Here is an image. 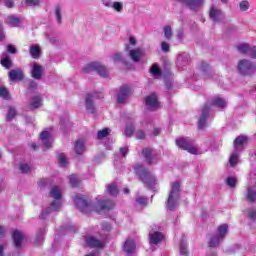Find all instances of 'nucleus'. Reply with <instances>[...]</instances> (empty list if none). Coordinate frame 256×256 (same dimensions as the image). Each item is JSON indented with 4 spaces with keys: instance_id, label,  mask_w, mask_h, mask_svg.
<instances>
[{
    "instance_id": "nucleus-45",
    "label": "nucleus",
    "mask_w": 256,
    "mask_h": 256,
    "mask_svg": "<svg viewBox=\"0 0 256 256\" xmlns=\"http://www.w3.org/2000/svg\"><path fill=\"white\" fill-rule=\"evenodd\" d=\"M17 115V111L13 107H9L8 114H7V121H13L15 116Z\"/></svg>"
},
{
    "instance_id": "nucleus-26",
    "label": "nucleus",
    "mask_w": 256,
    "mask_h": 256,
    "mask_svg": "<svg viewBox=\"0 0 256 256\" xmlns=\"http://www.w3.org/2000/svg\"><path fill=\"white\" fill-rule=\"evenodd\" d=\"M249 9H251V2H249V0H242L239 2L238 11H240V13H245L249 11Z\"/></svg>"
},
{
    "instance_id": "nucleus-33",
    "label": "nucleus",
    "mask_w": 256,
    "mask_h": 256,
    "mask_svg": "<svg viewBox=\"0 0 256 256\" xmlns=\"http://www.w3.org/2000/svg\"><path fill=\"white\" fill-rule=\"evenodd\" d=\"M98 66H99V63L93 62V63L87 64V65L83 68V71H84L85 73H93V71H96V72H97Z\"/></svg>"
},
{
    "instance_id": "nucleus-8",
    "label": "nucleus",
    "mask_w": 256,
    "mask_h": 256,
    "mask_svg": "<svg viewBox=\"0 0 256 256\" xmlns=\"http://www.w3.org/2000/svg\"><path fill=\"white\" fill-rule=\"evenodd\" d=\"M125 51L128 53L129 58L134 62V63H139L143 57H145V50L142 48H135L131 49V46L126 45L125 46Z\"/></svg>"
},
{
    "instance_id": "nucleus-3",
    "label": "nucleus",
    "mask_w": 256,
    "mask_h": 256,
    "mask_svg": "<svg viewBox=\"0 0 256 256\" xmlns=\"http://www.w3.org/2000/svg\"><path fill=\"white\" fill-rule=\"evenodd\" d=\"M180 187L181 185L179 184V182L172 183L166 203V209H169V211H173L177 207V205H179Z\"/></svg>"
},
{
    "instance_id": "nucleus-41",
    "label": "nucleus",
    "mask_w": 256,
    "mask_h": 256,
    "mask_svg": "<svg viewBox=\"0 0 256 256\" xmlns=\"http://www.w3.org/2000/svg\"><path fill=\"white\" fill-rule=\"evenodd\" d=\"M108 193L109 195L116 197V195H119V189H117V186L112 183L108 186Z\"/></svg>"
},
{
    "instance_id": "nucleus-51",
    "label": "nucleus",
    "mask_w": 256,
    "mask_h": 256,
    "mask_svg": "<svg viewBox=\"0 0 256 256\" xmlns=\"http://www.w3.org/2000/svg\"><path fill=\"white\" fill-rule=\"evenodd\" d=\"M69 181L72 187H77V185H79V177H77L75 174L69 177Z\"/></svg>"
},
{
    "instance_id": "nucleus-28",
    "label": "nucleus",
    "mask_w": 256,
    "mask_h": 256,
    "mask_svg": "<svg viewBox=\"0 0 256 256\" xmlns=\"http://www.w3.org/2000/svg\"><path fill=\"white\" fill-rule=\"evenodd\" d=\"M41 105H43V99L41 98V96H34L30 103V108L31 109H39V107H41Z\"/></svg>"
},
{
    "instance_id": "nucleus-27",
    "label": "nucleus",
    "mask_w": 256,
    "mask_h": 256,
    "mask_svg": "<svg viewBox=\"0 0 256 256\" xmlns=\"http://www.w3.org/2000/svg\"><path fill=\"white\" fill-rule=\"evenodd\" d=\"M6 23L10 25V27H19V25H21V19L15 16H8Z\"/></svg>"
},
{
    "instance_id": "nucleus-48",
    "label": "nucleus",
    "mask_w": 256,
    "mask_h": 256,
    "mask_svg": "<svg viewBox=\"0 0 256 256\" xmlns=\"http://www.w3.org/2000/svg\"><path fill=\"white\" fill-rule=\"evenodd\" d=\"M28 7H37L41 5V0H23Z\"/></svg>"
},
{
    "instance_id": "nucleus-20",
    "label": "nucleus",
    "mask_w": 256,
    "mask_h": 256,
    "mask_svg": "<svg viewBox=\"0 0 256 256\" xmlns=\"http://www.w3.org/2000/svg\"><path fill=\"white\" fill-rule=\"evenodd\" d=\"M10 81H21L23 79V70L13 69L8 73Z\"/></svg>"
},
{
    "instance_id": "nucleus-4",
    "label": "nucleus",
    "mask_w": 256,
    "mask_h": 256,
    "mask_svg": "<svg viewBox=\"0 0 256 256\" xmlns=\"http://www.w3.org/2000/svg\"><path fill=\"white\" fill-rule=\"evenodd\" d=\"M135 171L137 175H139L141 181H143L144 184L147 185V187H149L150 189H153V187L157 185V178L142 165L136 166Z\"/></svg>"
},
{
    "instance_id": "nucleus-57",
    "label": "nucleus",
    "mask_w": 256,
    "mask_h": 256,
    "mask_svg": "<svg viewBox=\"0 0 256 256\" xmlns=\"http://www.w3.org/2000/svg\"><path fill=\"white\" fill-rule=\"evenodd\" d=\"M136 201H137V203H139V205H147L148 199L143 197V196H141L138 199H136Z\"/></svg>"
},
{
    "instance_id": "nucleus-13",
    "label": "nucleus",
    "mask_w": 256,
    "mask_h": 256,
    "mask_svg": "<svg viewBox=\"0 0 256 256\" xmlns=\"http://www.w3.org/2000/svg\"><path fill=\"white\" fill-rule=\"evenodd\" d=\"M178 3H183V5H186V7H189L191 11H197V9H200L203 3H205V0H176Z\"/></svg>"
},
{
    "instance_id": "nucleus-6",
    "label": "nucleus",
    "mask_w": 256,
    "mask_h": 256,
    "mask_svg": "<svg viewBox=\"0 0 256 256\" xmlns=\"http://www.w3.org/2000/svg\"><path fill=\"white\" fill-rule=\"evenodd\" d=\"M176 145L180 149H183L184 151H188V153H191V155H197L199 153V150L194 145L193 140H191L190 138L176 139Z\"/></svg>"
},
{
    "instance_id": "nucleus-18",
    "label": "nucleus",
    "mask_w": 256,
    "mask_h": 256,
    "mask_svg": "<svg viewBox=\"0 0 256 256\" xmlns=\"http://www.w3.org/2000/svg\"><path fill=\"white\" fill-rule=\"evenodd\" d=\"M86 245H88V247H95L96 249H103V247H105V242L93 236H89L86 238Z\"/></svg>"
},
{
    "instance_id": "nucleus-44",
    "label": "nucleus",
    "mask_w": 256,
    "mask_h": 256,
    "mask_svg": "<svg viewBox=\"0 0 256 256\" xmlns=\"http://www.w3.org/2000/svg\"><path fill=\"white\" fill-rule=\"evenodd\" d=\"M226 185L228 187H231V188H234V187H237V178L233 177V176H229L227 179H226Z\"/></svg>"
},
{
    "instance_id": "nucleus-22",
    "label": "nucleus",
    "mask_w": 256,
    "mask_h": 256,
    "mask_svg": "<svg viewBox=\"0 0 256 256\" xmlns=\"http://www.w3.org/2000/svg\"><path fill=\"white\" fill-rule=\"evenodd\" d=\"M13 242L15 247H21V243H23V239H25V235H23V232L19 230H15L12 235Z\"/></svg>"
},
{
    "instance_id": "nucleus-16",
    "label": "nucleus",
    "mask_w": 256,
    "mask_h": 256,
    "mask_svg": "<svg viewBox=\"0 0 256 256\" xmlns=\"http://www.w3.org/2000/svg\"><path fill=\"white\" fill-rule=\"evenodd\" d=\"M143 157H145L147 163H149L150 165L152 163H157L158 159H159V155L153 153V151L149 148H144L142 151Z\"/></svg>"
},
{
    "instance_id": "nucleus-19",
    "label": "nucleus",
    "mask_w": 256,
    "mask_h": 256,
    "mask_svg": "<svg viewBox=\"0 0 256 256\" xmlns=\"http://www.w3.org/2000/svg\"><path fill=\"white\" fill-rule=\"evenodd\" d=\"M136 245L133 239H127L124 243V253L133 255L135 253Z\"/></svg>"
},
{
    "instance_id": "nucleus-35",
    "label": "nucleus",
    "mask_w": 256,
    "mask_h": 256,
    "mask_svg": "<svg viewBox=\"0 0 256 256\" xmlns=\"http://www.w3.org/2000/svg\"><path fill=\"white\" fill-rule=\"evenodd\" d=\"M96 73H98V75H100V77H109V71L107 70V68L101 64L98 63V68L96 70Z\"/></svg>"
},
{
    "instance_id": "nucleus-36",
    "label": "nucleus",
    "mask_w": 256,
    "mask_h": 256,
    "mask_svg": "<svg viewBox=\"0 0 256 256\" xmlns=\"http://www.w3.org/2000/svg\"><path fill=\"white\" fill-rule=\"evenodd\" d=\"M151 75H153L154 79H159L161 77V69L157 66V64H154L150 69Z\"/></svg>"
},
{
    "instance_id": "nucleus-1",
    "label": "nucleus",
    "mask_w": 256,
    "mask_h": 256,
    "mask_svg": "<svg viewBox=\"0 0 256 256\" xmlns=\"http://www.w3.org/2000/svg\"><path fill=\"white\" fill-rule=\"evenodd\" d=\"M75 205L81 211V213H91V211H109V209H113L115 204L112 201L105 202L101 197L96 198V204L91 203L87 199V196H83L81 194L76 195L73 198Z\"/></svg>"
},
{
    "instance_id": "nucleus-24",
    "label": "nucleus",
    "mask_w": 256,
    "mask_h": 256,
    "mask_svg": "<svg viewBox=\"0 0 256 256\" xmlns=\"http://www.w3.org/2000/svg\"><path fill=\"white\" fill-rule=\"evenodd\" d=\"M31 73H32L33 79H37V80L41 79L43 74V66L39 64H33Z\"/></svg>"
},
{
    "instance_id": "nucleus-23",
    "label": "nucleus",
    "mask_w": 256,
    "mask_h": 256,
    "mask_svg": "<svg viewBox=\"0 0 256 256\" xmlns=\"http://www.w3.org/2000/svg\"><path fill=\"white\" fill-rule=\"evenodd\" d=\"M150 237V244L151 245H158V243H161L163 241V233L161 232H154L149 234Z\"/></svg>"
},
{
    "instance_id": "nucleus-59",
    "label": "nucleus",
    "mask_w": 256,
    "mask_h": 256,
    "mask_svg": "<svg viewBox=\"0 0 256 256\" xmlns=\"http://www.w3.org/2000/svg\"><path fill=\"white\" fill-rule=\"evenodd\" d=\"M7 51H8V53H12V54L17 53V49H15V46H13V45H8Z\"/></svg>"
},
{
    "instance_id": "nucleus-61",
    "label": "nucleus",
    "mask_w": 256,
    "mask_h": 256,
    "mask_svg": "<svg viewBox=\"0 0 256 256\" xmlns=\"http://www.w3.org/2000/svg\"><path fill=\"white\" fill-rule=\"evenodd\" d=\"M120 153H121L122 157H125V155H127V153H129V148H127V147L120 148Z\"/></svg>"
},
{
    "instance_id": "nucleus-37",
    "label": "nucleus",
    "mask_w": 256,
    "mask_h": 256,
    "mask_svg": "<svg viewBox=\"0 0 256 256\" xmlns=\"http://www.w3.org/2000/svg\"><path fill=\"white\" fill-rule=\"evenodd\" d=\"M163 31L165 39H167L168 41L171 40V38L173 37V29H171V26H164Z\"/></svg>"
},
{
    "instance_id": "nucleus-46",
    "label": "nucleus",
    "mask_w": 256,
    "mask_h": 256,
    "mask_svg": "<svg viewBox=\"0 0 256 256\" xmlns=\"http://www.w3.org/2000/svg\"><path fill=\"white\" fill-rule=\"evenodd\" d=\"M19 170L21 173H29L31 171V166L25 162L19 164Z\"/></svg>"
},
{
    "instance_id": "nucleus-5",
    "label": "nucleus",
    "mask_w": 256,
    "mask_h": 256,
    "mask_svg": "<svg viewBox=\"0 0 256 256\" xmlns=\"http://www.w3.org/2000/svg\"><path fill=\"white\" fill-rule=\"evenodd\" d=\"M238 71L240 75H253L256 73V63H253L247 59H242L238 62Z\"/></svg>"
},
{
    "instance_id": "nucleus-17",
    "label": "nucleus",
    "mask_w": 256,
    "mask_h": 256,
    "mask_svg": "<svg viewBox=\"0 0 256 256\" xmlns=\"http://www.w3.org/2000/svg\"><path fill=\"white\" fill-rule=\"evenodd\" d=\"M131 94V89L128 86H122L117 95L118 103H125Z\"/></svg>"
},
{
    "instance_id": "nucleus-34",
    "label": "nucleus",
    "mask_w": 256,
    "mask_h": 256,
    "mask_svg": "<svg viewBox=\"0 0 256 256\" xmlns=\"http://www.w3.org/2000/svg\"><path fill=\"white\" fill-rule=\"evenodd\" d=\"M55 18L59 25H61V23H63V10L61 9V6H56Z\"/></svg>"
},
{
    "instance_id": "nucleus-49",
    "label": "nucleus",
    "mask_w": 256,
    "mask_h": 256,
    "mask_svg": "<svg viewBox=\"0 0 256 256\" xmlns=\"http://www.w3.org/2000/svg\"><path fill=\"white\" fill-rule=\"evenodd\" d=\"M58 161L60 167H67V157H65V154H59Z\"/></svg>"
},
{
    "instance_id": "nucleus-56",
    "label": "nucleus",
    "mask_w": 256,
    "mask_h": 256,
    "mask_svg": "<svg viewBox=\"0 0 256 256\" xmlns=\"http://www.w3.org/2000/svg\"><path fill=\"white\" fill-rule=\"evenodd\" d=\"M113 1H111V0H103L102 1V5H104V7H108V8H110V9H112L113 8Z\"/></svg>"
},
{
    "instance_id": "nucleus-62",
    "label": "nucleus",
    "mask_w": 256,
    "mask_h": 256,
    "mask_svg": "<svg viewBox=\"0 0 256 256\" xmlns=\"http://www.w3.org/2000/svg\"><path fill=\"white\" fill-rule=\"evenodd\" d=\"M129 43L132 47H135V45H137V39H135V37H130L129 38Z\"/></svg>"
},
{
    "instance_id": "nucleus-10",
    "label": "nucleus",
    "mask_w": 256,
    "mask_h": 256,
    "mask_svg": "<svg viewBox=\"0 0 256 256\" xmlns=\"http://www.w3.org/2000/svg\"><path fill=\"white\" fill-rule=\"evenodd\" d=\"M102 97L103 94H88L86 97V111H88V113H95V99H100Z\"/></svg>"
},
{
    "instance_id": "nucleus-39",
    "label": "nucleus",
    "mask_w": 256,
    "mask_h": 256,
    "mask_svg": "<svg viewBox=\"0 0 256 256\" xmlns=\"http://www.w3.org/2000/svg\"><path fill=\"white\" fill-rule=\"evenodd\" d=\"M0 97H2V99H6V101H9L11 99V95H9V90L3 86H0Z\"/></svg>"
},
{
    "instance_id": "nucleus-29",
    "label": "nucleus",
    "mask_w": 256,
    "mask_h": 256,
    "mask_svg": "<svg viewBox=\"0 0 256 256\" xmlns=\"http://www.w3.org/2000/svg\"><path fill=\"white\" fill-rule=\"evenodd\" d=\"M1 65L2 67H5V69H11V65H13V62H11V58H9L7 54L2 55Z\"/></svg>"
},
{
    "instance_id": "nucleus-42",
    "label": "nucleus",
    "mask_w": 256,
    "mask_h": 256,
    "mask_svg": "<svg viewBox=\"0 0 256 256\" xmlns=\"http://www.w3.org/2000/svg\"><path fill=\"white\" fill-rule=\"evenodd\" d=\"M251 46L249 44H240L238 45L237 49L240 53H244L246 55H249V49Z\"/></svg>"
},
{
    "instance_id": "nucleus-14",
    "label": "nucleus",
    "mask_w": 256,
    "mask_h": 256,
    "mask_svg": "<svg viewBox=\"0 0 256 256\" xmlns=\"http://www.w3.org/2000/svg\"><path fill=\"white\" fill-rule=\"evenodd\" d=\"M40 139L43 143V151H47L48 149H51L53 139H51V134L47 131H43L40 134Z\"/></svg>"
},
{
    "instance_id": "nucleus-63",
    "label": "nucleus",
    "mask_w": 256,
    "mask_h": 256,
    "mask_svg": "<svg viewBox=\"0 0 256 256\" xmlns=\"http://www.w3.org/2000/svg\"><path fill=\"white\" fill-rule=\"evenodd\" d=\"M177 39L183 41V30H179L177 33Z\"/></svg>"
},
{
    "instance_id": "nucleus-9",
    "label": "nucleus",
    "mask_w": 256,
    "mask_h": 256,
    "mask_svg": "<svg viewBox=\"0 0 256 256\" xmlns=\"http://www.w3.org/2000/svg\"><path fill=\"white\" fill-rule=\"evenodd\" d=\"M229 231V226L227 224H222L218 227V236H214L209 241V247H217L220 241L227 235Z\"/></svg>"
},
{
    "instance_id": "nucleus-53",
    "label": "nucleus",
    "mask_w": 256,
    "mask_h": 256,
    "mask_svg": "<svg viewBox=\"0 0 256 256\" xmlns=\"http://www.w3.org/2000/svg\"><path fill=\"white\" fill-rule=\"evenodd\" d=\"M248 55L249 57H252V59H256V46H250V49L248 50Z\"/></svg>"
},
{
    "instance_id": "nucleus-7",
    "label": "nucleus",
    "mask_w": 256,
    "mask_h": 256,
    "mask_svg": "<svg viewBox=\"0 0 256 256\" xmlns=\"http://www.w3.org/2000/svg\"><path fill=\"white\" fill-rule=\"evenodd\" d=\"M251 184H249L245 191V197L248 203H256V181L255 173L250 174Z\"/></svg>"
},
{
    "instance_id": "nucleus-2",
    "label": "nucleus",
    "mask_w": 256,
    "mask_h": 256,
    "mask_svg": "<svg viewBox=\"0 0 256 256\" xmlns=\"http://www.w3.org/2000/svg\"><path fill=\"white\" fill-rule=\"evenodd\" d=\"M50 197H52L55 200L51 203V208H47L45 211H42L40 215V219H46L47 215H49L51 211H59V209H61L62 194H61V189H59V186H54L50 190Z\"/></svg>"
},
{
    "instance_id": "nucleus-52",
    "label": "nucleus",
    "mask_w": 256,
    "mask_h": 256,
    "mask_svg": "<svg viewBox=\"0 0 256 256\" xmlns=\"http://www.w3.org/2000/svg\"><path fill=\"white\" fill-rule=\"evenodd\" d=\"M135 131V128L131 125H128L125 129V135L126 137H131Z\"/></svg>"
},
{
    "instance_id": "nucleus-32",
    "label": "nucleus",
    "mask_w": 256,
    "mask_h": 256,
    "mask_svg": "<svg viewBox=\"0 0 256 256\" xmlns=\"http://www.w3.org/2000/svg\"><path fill=\"white\" fill-rule=\"evenodd\" d=\"M30 55L33 59H39L41 55V48L39 46L34 45L30 48Z\"/></svg>"
},
{
    "instance_id": "nucleus-30",
    "label": "nucleus",
    "mask_w": 256,
    "mask_h": 256,
    "mask_svg": "<svg viewBox=\"0 0 256 256\" xmlns=\"http://www.w3.org/2000/svg\"><path fill=\"white\" fill-rule=\"evenodd\" d=\"M74 151L77 153V155H82V153L85 151V143L81 140L76 141Z\"/></svg>"
},
{
    "instance_id": "nucleus-47",
    "label": "nucleus",
    "mask_w": 256,
    "mask_h": 256,
    "mask_svg": "<svg viewBox=\"0 0 256 256\" xmlns=\"http://www.w3.org/2000/svg\"><path fill=\"white\" fill-rule=\"evenodd\" d=\"M44 237H45V228L38 230L36 234V243H38L39 245V243L43 241Z\"/></svg>"
},
{
    "instance_id": "nucleus-58",
    "label": "nucleus",
    "mask_w": 256,
    "mask_h": 256,
    "mask_svg": "<svg viewBox=\"0 0 256 256\" xmlns=\"http://www.w3.org/2000/svg\"><path fill=\"white\" fill-rule=\"evenodd\" d=\"M136 139H145V132L143 130H139L135 133Z\"/></svg>"
},
{
    "instance_id": "nucleus-54",
    "label": "nucleus",
    "mask_w": 256,
    "mask_h": 256,
    "mask_svg": "<svg viewBox=\"0 0 256 256\" xmlns=\"http://www.w3.org/2000/svg\"><path fill=\"white\" fill-rule=\"evenodd\" d=\"M161 49H162V51H164V53H169V49H170L169 43L162 42Z\"/></svg>"
},
{
    "instance_id": "nucleus-55",
    "label": "nucleus",
    "mask_w": 256,
    "mask_h": 256,
    "mask_svg": "<svg viewBox=\"0 0 256 256\" xmlns=\"http://www.w3.org/2000/svg\"><path fill=\"white\" fill-rule=\"evenodd\" d=\"M248 218L252 219V220L256 219V210L255 209L248 210Z\"/></svg>"
},
{
    "instance_id": "nucleus-21",
    "label": "nucleus",
    "mask_w": 256,
    "mask_h": 256,
    "mask_svg": "<svg viewBox=\"0 0 256 256\" xmlns=\"http://www.w3.org/2000/svg\"><path fill=\"white\" fill-rule=\"evenodd\" d=\"M245 143H247V136H238L234 141V151H243Z\"/></svg>"
},
{
    "instance_id": "nucleus-43",
    "label": "nucleus",
    "mask_w": 256,
    "mask_h": 256,
    "mask_svg": "<svg viewBox=\"0 0 256 256\" xmlns=\"http://www.w3.org/2000/svg\"><path fill=\"white\" fill-rule=\"evenodd\" d=\"M109 133H111V130L109 128H104V129L98 131L97 139H105V137H107V135H109Z\"/></svg>"
},
{
    "instance_id": "nucleus-11",
    "label": "nucleus",
    "mask_w": 256,
    "mask_h": 256,
    "mask_svg": "<svg viewBox=\"0 0 256 256\" xmlns=\"http://www.w3.org/2000/svg\"><path fill=\"white\" fill-rule=\"evenodd\" d=\"M145 103L150 111H156V109H159V100L157 99V94L155 93L147 96L145 98Z\"/></svg>"
},
{
    "instance_id": "nucleus-64",
    "label": "nucleus",
    "mask_w": 256,
    "mask_h": 256,
    "mask_svg": "<svg viewBox=\"0 0 256 256\" xmlns=\"http://www.w3.org/2000/svg\"><path fill=\"white\" fill-rule=\"evenodd\" d=\"M183 62V55H178V57H177V64L179 65V64H181Z\"/></svg>"
},
{
    "instance_id": "nucleus-25",
    "label": "nucleus",
    "mask_w": 256,
    "mask_h": 256,
    "mask_svg": "<svg viewBox=\"0 0 256 256\" xmlns=\"http://www.w3.org/2000/svg\"><path fill=\"white\" fill-rule=\"evenodd\" d=\"M211 105H213L214 107H218L219 109H224V107H227V100L216 96L213 98Z\"/></svg>"
},
{
    "instance_id": "nucleus-31",
    "label": "nucleus",
    "mask_w": 256,
    "mask_h": 256,
    "mask_svg": "<svg viewBox=\"0 0 256 256\" xmlns=\"http://www.w3.org/2000/svg\"><path fill=\"white\" fill-rule=\"evenodd\" d=\"M230 167H235L239 163V151L234 150L229 159Z\"/></svg>"
},
{
    "instance_id": "nucleus-40",
    "label": "nucleus",
    "mask_w": 256,
    "mask_h": 256,
    "mask_svg": "<svg viewBox=\"0 0 256 256\" xmlns=\"http://www.w3.org/2000/svg\"><path fill=\"white\" fill-rule=\"evenodd\" d=\"M180 255L181 256L189 255V251H187V243L185 242V239H182V241L180 242Z\"/></svg>"
},
{
    "instance_id": "nucleus-60",
    "label": "nucleus",
    "mask_w": 256,
    "mask_h": 256,
    "mask_svg": "<svg viewBox=\"0 0 256 256\" xmlns=\"http://www.w3.org/2000/svg\"><path fill=\"white\" fill-rule=\"evenodd\" d=\"M5 5L6 7H8V9H11L14 7L15 3L13 2V0H6Z\"/></svg>"
},
{
    "instance_id": "nucleus-12",
    "label": "nucleus",
    "mask_w": 256,
    "mask_h": 256,
    "mask_svg": "<svg viewBox=\"0 0 256 256\" xmlns=\"http://www.w3.org/2000/svg\"><path fill=\"white\" fill-rule=\"evenodd\" d=\"M210 19L214 21V23H219L225 19V14L223 11L219 10L217 7L212 6L209 12Z\"/></svg>"
},
{
    "instance_id": "nucleus-50",
    "label": "nucleus",
    "mask_w": 256,
    "mask_h": 256,
    "mask_svg": "<svg viewBox=\"0 0 256 256\" xmlns=\"http://www.w3.org/2000/svg\"><path fill=\"white\" fill-rule=\"evenodd\" d=\"M112 9L117 11V13H121V11H123V2H114L112 4Z\"/></svg>"
},
{
    "instance_id": "nucleus-38",
    "label": "nucleus",
    "mask_w": 256,
    "mask_h": 256,
    "mask_svg": "<svg viewBox=\"0 0 256 256\" xmlns=\"http://www.w3.org/2000/svg\"><path fill=\"white\" fill-rule=\"evenodd\" d=\"M111 59L114 63H124L125 64V58H123V54L121 53H115L111 56Z\"/></svg>"
},
{
    "instance_id": "nucleus-15",
    "label": "nucleus",
    "mask_w": 256,
    "mask_h": 256,
    "mask_svg": "<svg viewBox=\"0 0 256 256\" xmlns=\"http://www.w3.org/2000/svg\"><path fill=\"white\" fill-rule=\"evenodd\" d=\"M209 109H211V105L206 104L203 109L200 116V120L198 122V128L204 129L205 125H207V117L209 116Z\"/></svg>"
}]
</instances>
